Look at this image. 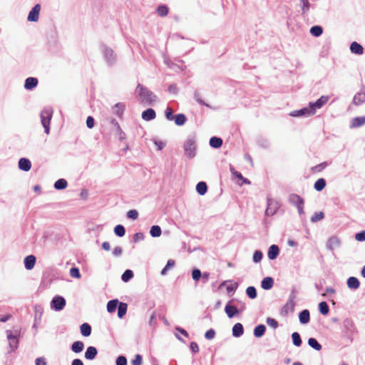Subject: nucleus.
<instances>
[{
    "label": "nucleus",
    "instance_id": "nucleus-1",
    "mask_svg": "<svg viewBox=\"0 0 365 365\" xmlns=\"http://www.w3.org/2000/svg\"><path fill=\"white\" fill-rule=\"evenodd\" d=\"M136 95L138 100L143 104L150 106L156 101V96L143 86L138 84L136 90Z\"/></svg>",
    "mask_w": 365,
    "mask_h": 365
},
{
    "label": "nucleus",
    "instance_id": "nucleus-2",
    "mask_svg": "<svg viewBox=\"0 0 365 365\" xmlns=\"http://www.w3.org/2000/svg\"><path fill=\"white\" fill-rule=\"evenodd\" d=\"M53 115V109L51 108H44L41 113V124L46 134L50 132V122Z\"/></svg>",
    "mask_w": 365,
    "mask_h": 365
},
{
    "label": "nucleus",
    "instance_id": "nucleus-3",
    "mask_svg": "<svg viewBox=\"0 0 365 365\" xmlns=\"http://www.w3.org/2000/svg\"><path fill=\"white\" fill-rule=\"evenodd\" d=\"M184 150L187 157L192 158L195 155V140L193 137H189L185 142Z\"/></svg>",
    "mask_w": 365,
    "mask_h": 365
},
{
    "label": "nucleus",
    "instance_id": "nucleus-4",
    "mask_svg": "<svg viewBox=\"0 0 365 365\" xmlns=\"http://www.w3.org/2000/svg\"><path fill=\"white\" fill-rule=\"evenodd\" d=\"M101 49L107 63L109 65L114 63L116 58L113 53V51L104 45L101 46Z\"/></svg>",
    "mask_w": 365,
    "mask_h": 365
},
{
    "label": "nucleus",
    "instance_id": "nucleus-5",
    "mask_svg": "<svg viewBox=\"0 0 365 365\" xmlns=\"http://www.w3.org/2000/svg\"><path fill=\"white\" fill-rule=\"evenodd\" d=\"M66 306V300L63 297L56 296L51 302V308L55 311H61Z\"/></svg>",
    "mask_w": 365,
    "mask_h": 365
},
{
    "label": "nucleus",
    "instance_id": "nucleus-6",
    "mask_svg": "<svg viewBox=\"0 0 365 365\" xmlns=\"http://www.w3.org/2000/svg\"><path fill=\"white\" fill-rule=\"evenodd\" d=\"M313 115H314V108H312L309 105L308 107L290 113V115L293 117H309Z\"/></svg>",
    "mask_w": 365,
    "mask_h": 365
},
{
    "label": "nucleus",
    "instance_id": "nucleus-7",
    "mask_svg": "<svg viewBox=\"0 0 365 365\" xmlns=\"http://www.w3.org/2000/svg\"><path fill=\"white\" fill-rule=\"evenodd\" d=\"M41 11V5L36 4L32 9L29 11L27 20L31 22H36L39 19V13Z\"/></svg>",
    "mask_w": 365,
    "mask_h": 365
},
{
    "label": "nucleus",
    "instance_id": "nucleus-8",
    "mask_svg": "<svg viewBox=\"0 0 365 365\" xmlns=\"http://www.w3.org/2000/svg\"><path fill=\"white\" fill-rule=\"evenodd\" d=\"M278 204L272 199H267V207L265 210V215L267 216H272L278 210Z\"/></svg>",
    "mask_w": 365,
    "mask_h": 365
},
{
    "label": "nucleus",
    "instance_id": "nucleus-9",
    "mask_svg": "<svg viewBox=\"0 0 365 365\" xmlns=\"http://www.w3.org/2000/svg\"><path fill=\"white\" fill-rule=\"evenodd\" d=\"M329 97L327 96H321L316 102L309 103V106L312 108H314V113L317 109L321 108L323 106H324L329 101Z\"/></svg>",
    "mask_w": 365,
    "mask_h": 365
},
{
    "label": "nucleus",
    "instance_id": "nucleus-10",
    "mask_svg": "<svg viewBox=\"0 0 365 365\" xmlns=\"http://www.w3.org/2000/svg\"><path fill=\"white\" fill-rule=\"evenodd\" d=\"M232 301H230L225 307V312L229 318L234 317L240 312L238 309L231 304Z\"/></svg>",
    "mask_w": 365,
    "mask_h": 365
},
{
    "label": "nucleus",
    "instance_id": "nucleus-11",
    "mask_svg": "<svg viewBox=\"0 0 365 365\" xmlns=\"http://www.w3.org/2000/svg\"><path fill=\"white\" fill-rule=\"evenodd\" d=\"M289 202L296 207L301 206L304 203V200L297 194H291L289 196Z\"/></svg>",
    "mask_w": 365,
    "mask_h": 365
},
{
    "label": "nucleus",
    "instance_id": "nucleus-12",
    "mask_svg": "<svg viewBox=\"0 0 365 365\" xmlns=\"http://www.w3.org/2000/svg\"><path fill=\"white\" fill-rule=\"evenodd\" d=\"M98 354L97 349L94 346H88L85 352L84 356L88 360H93Z\"/></svg>",
    "mask_w": 365,
    "mask_h": 365
},
{
    "label": "nucleus",
    "instance_id": "nucleus-13",
    "mask_svg": "<svg viewBox=\"0 0 365 365\" xmlns=\"http://www.w3.org/2000/svg\"><path fill=\"white\" fill-rule=\"evenodd\" d=\"M339 245L340 240L336 236L330 237L327 243V247L329 250H334L338 247Z\"/></svg>",
    "mask_w": 365,
    "mask_h": 365
},
{
    "label": "nucleus",
    "instance_id": "nucleus-14",
    "mask_svg": "<svg viewBox=\"0 0 365 365\" xmlns=\"http://www.w3.org/2000/svg\"><path fill=\"white\" fill-rule=\"evenodd\" d=\"M36 263V257L34 255H29L24 259L25 268L28 270L32 269Z\"/></svg>",
    "mask_w": 365,
    "mask_h": 365
},
{
    "label": "nucleus",
    "instance_id": "nucleus-15",
    "mask_svg": "<svg viewBox=\"0 0 365 365\" xmlns=\"http://www.w3.org/2000/svg\"><path fill=\"white\" fill-rule=\"evenodd\" d=\"M19 168L24 171H29L31 168V163L29 159L22 158L19 161Z\"/></svg>",
    "mask_w": 365,
    "mask_h": 365
},
{
    "label": "nucleus",
    "instance_id": "nucleus-16",
    "mask_svg": "<svg viewBox=\"0 0 365 365\" xmlns=\"http://www.w3.org/2000/svg\"><path fill=\"white\" fill-rule=\"evenodd\" d=\"M279 250L278 246L272 245L269 248L267 255L269 259L273 260L277 258V257L279 255Z\"/></svg>",
    "mask_w": 365,
    "mask_h": 365
},
{
    "label": "nucleus",
    "instance_id": "nucleus-17",
    "mask_svg": "<svg viewBox=\"0 0 365 365\" xmlns=\"http://www.w3.org/2000/svg\"><path fill=\"white\" fill-rule=\"evenodd\" d=\"M155 116V112L153 108H148L142 113V118L146 121L153 120Z\"/></svg>",
    "mask_w": 365,
    "mask_h": 365
},
{
    "label": "nucleus",
    "instance_id": "nucleus-18",
    "mask_svg": "<svg viewBox=\"0 0 365 365\" xmlns=\"http://www.w3.org/2000/svg\"><path fill=\"white\" fill-rule=\"evenodd\" d=\"M365 124V116L354 118L350 124V128H358Z\"/></svg>",
    "mask_w": 365,
    "mask_h": 365
},
{
    "label": "nucleus",
    "instance_id": "nucleus-19",
    "mask_svg": "<svg viewBox=\"0 0 365 365\" xmlns=\"http://www.w3.org/2000/svg\"><path fill=\"white\" fill-rule=\"evenodd\" d=\"M38 84V79L34 77L27 78L25 81L24 88L27 90H31Z\"/></svg>",
    "mask_w": 365,
    "mask_h": 365
},
{
    "label": "nucleus",
    "instance_id": "nucleus-20",
    "mask_svg": "<svg viewBox=\"0 0 365 365\" xmlns=\"http://www.w3.org/2000/svg\"><path fill=\"white\" fill-rule=\"evenodd\" d=\"M347 287L351 289H357L360 286L359 279L355 277H350L347 279Z\"/></svg>",
    "mask_w": 365,
    "mask_h": 365
},
{
    "label": "nucleus",
    "instance_id": "nucleus-21",
    "mask_svg": "<svg viewBox=\"0 0 365 365\" xmlns=\"http://www.w3.org/2000/svg\"><path fill=\"white\" fill-rule=\"evenodd\" d=\"M244 333L243 326L240 323L235 324L232 327V335L235 337H240Z\"/></svg>",
    "mask_w": 365,
    "mask_h": 365
},
{
    "label": "nucleus",
    "instance_id": "nucleus-22",
    "mask_svg": "<svg viewBox=\"0 0 365 365\" xmlns=\"http://www.w3.org/2000/svg\"><path fill=\"white\" fill-rule=\"evenodd\" d=\"M299 319L301 324H306L309 322L310 314L307 309H304L299 314Z\"/></svg>",
    "mask_w": 365,
    "mask_h": 365
},
{
    "label": "nucleus",
    "instance_id": "nucleus-23",
    "mask_svg": "<svg viewBox=\"0 0 365 365\" xmlns=\"http://www.w3.org/2000/svg\"><path fill=\"white\" fill-rule=\"evenodd\" d=\"M273 279L270 277H267L262 279L261 286L262 289L269 290L273 287Z\"/></svg>",
    "mask_w": 365,
    "mask_h": 365
},
{
    "label": "nucleus",
    "instance_id": "nucleus-24",
    "mask_svg": "<svg viewBox=\"0 0 365 365\" xmlns=\"http://www.w3.org/2000/svg\"><path fill=\"white\" fill-rule=\"evenodd\" d=\"M84 349V344L81 341H74L71 345V351L76 354L81 353Z\"/></svg>",
    "mask_w": 365,
    "mask_h": 365
},
{
    "label": "nucleus",
    "instance_id": "nucleus-25",
    "mask_svg": "<svg viewBox=\"0 0 365 365\" xmlns=\"http://www.w3.org/2000/svg\"><path fill=\"white\" fill-rule=\"evenodd\" d=\"M350 50L353 53L361 55L364 51L363 47L357 42L351 43L350 46Z\"/></svg>",
    "mask_w": 365,
    "mask_h": 365
},
{
    "label": "nucleus",
    "instance_id": "nucleus-26",
    "mask_svg": "<svg viewBox=\"0 0 365 365\" xmlns=\"http://www.w3.org/2000/svg\"><path fill=\"white\" fill-rule=\"evenodd\" d=\"M81 333L84 336H89L91 334V327L88 323H83L80 327Z\"/></svg>",
    "mask_w": 365,
    "mask_h": 365
},
{
    "label": "nucleus",
    "instance_id": "nucleus-27",
    "mask_svg": "<svg viewBox=\"0 0 365 365\" xmlns=\"http://www.w3.org/2000/svg\"><path fill=\"white\" fill-rule=\"evenodd\" d=\"M222 145V140L220 138L212 137L210 140V145L214 148H219Z\"/></svg>",
    "mask_w": 365,
    "mask_h": 365
},
{
    "label": "nucleus",
    "instance_id": "nucleus-28",
    "mask_svg": "<svg viewBox=\"0 0 365 365\" xmlns=\"http://www.w3.org/2000/svg\"><path fill=\"white\" fill-rule=\"evenodd\" d=\"M196 190L200 195H203L207 192V187L205 182H200L196 185Z\"/></svg>",
    "mask_w": 365,
    "mask_h": 365
},
{
    "label": "nucleus",
    "instance_id": "nucleus-29",
    "mask_svg": "<svg viewBox=\"0 0 365 365\" xmlns=\"http://www.w3.org/2000/svg\"><path fill=\"white\" fill-rule=\"evenodd\" d=\"M266 330V327L263 324H259L254 329V335L259 338L264 335Z\"/></svg>",
    "mask_w": 365,
    "mask_h": 365
},
{
    "label": "nucleus",
    "instance_id": "nucleus-30",
    "mask_svg": "<svg viewBox=\"0 0 365 365\" xmlns=\"http://www.w3.org/2000/svg\"><path fill=\"white\" fill-rule=\"evenodd\" d=\"M125 110V105L122 103H116L113 107V112L118 116L120 117Z\"/></svg>",
    "mask_w": 365,
    "mask_h": 365
},
{
    "label": "nucleus",
    "instance_id": "nucleus-31",
    "mask_svg": "<svg viewBox=\"0 0 365 365\" xmlns=\"http://www.w3.org/2000/svg\"><path fill=\"white\" fill-rule=\"evenodd\" d=\"M173 120H175V123L177 125L181 126L185 123L187 118L184 114L180 113L175 115Z\"/></svg>",
    "mask_w": 365,
    "mask_h": 365
},
{
    "label": "nucleus",
    "instance_id": "nucleus-32",
    "mask_svg": "<svg viewBox=\"0 0 365 365\" xmlns=\"http://www.w3.org/2000/svg\"><path fill=\"white\" fill-rule=\"evenodd\" d=\"M161 228L158 225H153L151 227L150 234L153 237H158L161 235Z\"/></svg>",
    "mask_w": 365,
    "mask_h": 365
},
{
    "label": "nucleus",
    "instance_id": "nucleus-33",
    "mask_svg": "<svg viewBox=\"0 0 365 365\" xmlns=\"http://www.w3.org/2000/svg\"><path fill=\"white\" fill-rule=\"evenodd\" d=\"M354 103L356 105H360L365 102V93H359L354 97Z\"/></svg>",
    "mask_w": 365,
    "mask_h": 365
},
{
    "label": "nucleus",
    "instance_id": "nucleus-34",
    "mask_svg": "<svg viewBox=\"0 0 365 365\" xmlns=\"http://www.w3.org/2000/svg\"><path fill=\"white\" fill-rule=\"evenodd\" d=\"M68 185L67 181L65 179H59L54 183V187L56 190L65 189Z\"/></svg>",
    "mask_w": 365,
    "mask_h": 365
},
{
    "label": "nucleus",
    "instance_id": "nucleus-35",
    "mask_svg": "<svg viewBox=\"0 0 365 365\" xmlns=\"http://www.w3.org/2000/svg\"><path fill=\"white\" fill-rule=\"evenodd\" d=\"M127 312V304L123 302H120L118 307V316L119 318H122Z\"/></svg>",
    "mask_w": 365,
    "mask_h": 365
},
{
    "label": "nucleus",
    "instance_id": "nucleus-36",
    "mask_svg": "<svg viewBox=\"0 0 365 365\" xmlns=\"http://www.w3.org/2000/svg\"><path fill=\"white\" fill-rule=\"evenodd\" d=\"M308 344L317 351L322 349V345L314 338H309L308 339Z\"/></svg>",
    "mask_w": 365,
    "mask_h": 365
},
{
    "label": "nucleus",
    "instance_id": "nucleus-37",
    "mask_svg": "<svg viewBox=\"0 0 365 365\" xmlns=\"http://www.w3.org/2000/svg\"><path fill=\"white\" fill-rule=\"evenodd\" d=\"M326 186V181L323 178L318 179L314 183V188L317 191L322 190Z\"/></svg>",
    "mask_w": 365,
    "mask_h": 365
},
{
    "label": "nucleus",
    "instance_id": "nucleus-38",
    "mask_svg": "<svg viewBox=\"0 0 365 365\" xmlns=\"http://www.w3.org/2000/svg\"><path fill=\"white\" fill-rule=\"evenodd\" d=\"M322 32L323 29L320 26H314L310 29L311 34L316 37L321 36Z\"/></svg>",
    "mask_w": 365,
    "mask_h": 365
},
{
    "label": "nucleus",
    "instance_id": "nucleus-39",
    "mask_svg": "<svg viewBox=\"0 0 365 365\" xmlns=\"http://www.w3.org/2000/svg\"><path fill=\"white\" fill-rule=\"evenodd\" d=\"M118 299H113L108 302L107 304V310L108 312L112 313L113 312L118 305Z\"/></svg>",
    "mask_w": 365,
    "mask_h": 365
},
{
    "label": "nucleus",
    "instance_id": "nucleus-40",
    "mask_svg": "<svg viewBox=\"0 0 365 365\" xmlns=\"http://www.w3.org/2000/svg\"><path fill=\"white\" fill-rule=\"evenodd\" d=\"M319 312L322 314L326 315L329 313V306L325 302H322L319 304Z\"/></svg>",
    "mask_w": 365,
    "mask_h": 365
},
{
    "label": "nucleus",
    "instance_id": "nucleus-41",
    "mask_svg": "<svg viewBox=\"0 0 365 365\" xmlns=\"http://www.w3.org/2000/svg\"><path fill=\"white\" fill-rule=\"evenodd\" d=\"M114 232L115 234L118 237H123L125 235V230L123 225H118L114 228Z\"/></svg>",
    "mask_w": 365,
    "mask_h": 365
},
{
    "label": "nucleus",
    "instance_id": "nucleus-42",
    "mask_svg": "<svg viewBox=\"0 0 365 365\" xmlns=\"http://www.w3.org/2000/svg\"><path fill=\"white\" fill-rule=\"evenodd\" d=\"M292 338L293 344L296 346H299L302 344V339L300 335L297 332L292 333Z\"/></svg>",
    "mask_w": 365,
    "mask_h": 365
},
{
    "label": "nucleus",
    "instance_id": "nucleus-43",
    "mask_svg": "<svg viewBox=\"0 0 365 365\" xmlns=\"http://www.w3.org/2000/svg\"><path fill=\"white\" fill-rule=\"evenodd\" d=\"M246 293L251 299H255L257 297V290L254 287H248L246 289Z\"/></svg>",
    "mask_w": 365,
    "mask_h": 365
},
{
    "label": "nucleus",
    "instance_id": "nucleus-44",
    "mask_svg": "<svg viewBox=\"0 0 365 365\" xmlns=\"http://www.w3.org/2000/svg\"><path fill=\"white\" fill-rule=\"evenodd\" d=\"M133 277V273L131 270L127 269L122 274V280L125 282H128Z\"/></svg>",
    "mask_w": 365,
    "mask_h": 365
},
{
    "label": "nucleus",
    "instance_id": "nucleus-45",
    "mask_svg": "<svg viewBox=\"0 0 365 365\" xmlns=\"http://www.w3.org/2000/svg\"><path fill=\"white\" fill-rule=\"evenodd\" d=\"M175 265V262L173 259H169L165 267L162 269L161 274L165 275L169 269L172 268Z\"/></svg>",
    "mask_w": 365,
    "mask_h": 365
},
{
    "label": "nucleus",
    "instance_id": "nucleus-46",
    "mask_svg": "<svg viewBox=\"0 0 365 365\" xmlns=\"http://www.w3.org/2000/svg\"><path fill=\"white\" fill-rule=\"evenodd\" d=\"M157 11L159 16H165L168 13V8L165 5H162L158 7Z\"/></svg>",
    "mask_w": 365,
    "mask_h": 365
},
{
    "label": "nucleus",
    "instance_id": "nucleus-47",
    "mask_svg": "<svg viewBox=\"0 0 365 365\" xmlns=\"http://www.w3.org/2000/svg\"><path fill=\"white\" fill-rule=\"evenodd\" d=\"M262 257H263L262 252L259 250H257L254 252L252 259H253L254 262L258 263L262 260Z\"/></svg>",
    "mask_w": 365,
    "mask_h": 365
},
{
    "label": "nucleus",
    "instance_id": "nucleus-48",
    "mask_svg": "<svg viewBox=\"0 0 365 365\" xmlns=\"http://www.w3.org/2000/svg\"><path fill=\"white\" fill-rule=\"evenodd\" d=\"M302 4V11L303 14H306L309 10L310 4L308 0H299Z\"/></svg>",
    "mask_w": 365,
    "mask_h": 365
},
{
    "label": "nucleus",
    "instance_id": "nucleus-49",
    "mask_svg": "<svg viewBox=\"0 0 365 365\" xmlns=\"http://www.w3.org/2000/svg\"><path fill=\"white\" fill-rule=\"evenodd\" d=\"M324 218V213L322 212H315L312 217H311V221L312 222H318Z\"/></svg>",
    "mask_w": 365,
    "mask_h": 365
},
{
    "label": "nucleus",
    "instance_id": "nucleus-50",
    "mask_svg": "<svg viewBox=\"0 0 365 365\" xmlns=\"http://www.w3.org/2000/svg\"><path fill=\"white\" fill-rule=\"evenodd\" d=\"M70 275L73 278L79 279L81 278V274L79 269L76 267H72L70 269Z\"/></svg>",
    "mask_w": 365,
    "mask_h": 365
},
{
    "label": "nucleus",
    "instance_id": "nucleus-51",
    "mask_svg": "<svg viewBox=\"0 0 365 365\" xmlns=\"http://www.w3.org/2000/svg\"><path fill=\"white\" fill-rule=\"evenodd\" d=\"M127 217L132 220H136L138 217V212L136 210H130L127 212Z\"/></svg>",
    "mask_w": 365,
    "mask_h": 365
},
{
    "label": "nucleus",
    "instance_id": "nucleus-52",
    "mask_svg": "<svg viewBox=\"0 0 365 365\" xmlns=\"http://www.w3.org/2000/svg\"><path fill=\"white\" fill-rule=\"evenodd\" d=\"M173 110L168 107L165 111V117L168 120H173L175 118V115H173Z\"/></svg>",
    "mask_w": 365,
    "mask_h": 365
},
{
    "label": "nucleus",
    "instance_id": "nucleus-53",
    "mask_svg": "<svg viewBox=\"0 0 365 365\" xmlns=\"http://www.w3.org/2000/svg\"><path fill=\"white\" fill-rule=\"evenodd\" d=\"M202 276V273L200 269H195L192 270V277L195 281H198Z\"/></svg>",
    "mask_w": 365,
    "mask_h": 365
},
{
    "label": "nucleus",
    "instance_id": "nucleus-54",
    "mask_svg": "<svg viewBox=\"0 0 365 365\" xmlns=\"http://www.w3.org/2000/svg\"><path fill=\"white\" fill-rule=\"evenodd\" d=\"M266 322L268 326L272 327L273 329H276L278 327V322L273 318H267Z\"/></svg>",
    "mask_w": 365,
    "mask_h": 365
},
{
    "label": "nucleus",
    "instance_id": "nucleus-55",
    "mask_svg": "<svg viewBox=\"0 0 365 365\" xmlns=\"http://www.w3.org/2000/svg\"><path fill=\"white\" fill-rule=\"evenodd\" d=\"M6 336H7V339L9 341H14L15 342V344H18V339H17V336L16 335H14L11 332V331L10 330H7L6 331Z\"/></svg>",
    "mask_w": 365,
    "mask_h": 365
},
{
    "label": "nucleus",
    "instance_id": "nucleus-56",
    "mask_svg": "<svg viewBox=\"0 0 365 365\" xmlns=\"http://www.w3.org/2000/svg\"><path fill=\"white\" fill-rule=\"evenodd\" d=\"M143 362L142 356L140 354H137L135 356V359L132 360V365H141Z\"/></svg>",
    "mask_w": 365,
    "mask_h": 365
},
{
    "label": "nucleus",
    "instance_id": "nucleus-57",
    "mask_svg": "<svg viewBox=\"0 0 365 365\" xmlns=\"http://www.w3.org/2000/svg\"><path fill=\"white\" fill-rule=\"evenodd\" d=\"M116 365H127V359L123 356H120L116 359Z\"/></svg>",
    "mask_w": 365,
    "mask_h": 365
},
{
    "label": "nucleus",
    "instance_id": "nucleus-58",
    "mask_svg": "<svg viewBox=\"0 0 365 365\" xmlns=\"http://www.w3.org/2000/svg\"><path fill=\"white\" fill-rule=\"evenodd\" d=\"M215 336V331L214 329H209L205 332V336L207 339H212Z\"/></svg>",
    "mask_w": 365,
    "mask_h": 365
},
{
    "label": "nucleus",
    "instance_id": "nucleus-59",
    "mask_svg": "<svg viewBox=\"0 0 365 365\" xmlns=\"http://www.w3.org/2000/svg\"><path fill=\"white\" fill-rule=\"evenodd\" d=\"M355 239L357 241H365V231H361L355 235Z\"/></svg>",
    "mask_w": 365,
    "mask_h": 365
},
{
    "label": "nucleus",
    "instance_id": "nucleus-60",
    "mask_svg": "<svg viewBox=\"0 0 365 365\" xmlns=\"http://www.w3.org/2000/svg\"><path fill=\"white\" fill-rule=\"evenodd\" d=\"M86 125L88 128H92L94 126V119L91 116H88L86 120Z\"/></svg>",
    "mask_w": 365,
    "mask_h": 365
},
{
    "label": "nucleus",
    "instance_id": "nucleus-61",
    "mask_svg": "<svg viewBox=\"0 0 365 365\" xmlns=\"http://www.w3.org/2000/svg\"><path fill=\"white\" fill-rule=\"evenodd\" d=\"M36 365H46V361L44 357H39L35 360Z\"/></svg>",
    "mask_w": 365,
    "mask_h": 365
},
{
    "label": "nucleus",
    "instance_id": "nucleus-62",
    "mask_svg": "<svg viewBox=\"0 0 365 365\" xmlns=\"http://www.w3.org/2000/svg\"><path fill=\"white\" fill-rule=\"evenodd\" d=\"M144 238L143 234L141 232L135 233L133 236V240L134 242H138L139 240H143Z\"/></svg>",
    "mask_w": 365,
    "mask_h": 365
},
{
    "label": "nucleus",
    "instance_id": "nucleus-63",
    "mask_svg": "<svg viewBox=\"0 0 365 365\" xmlns=\"http://www.w3.org/2000/svg\"><path fill=\"white\" fill-rule=\"evenodd\" d=\"M154 143L159 150H162L165 146V143L163 141L155 140Z\"/></svg>",
    "mask_w": 365,
    "mask_h": 365
},
{
    "label": "nucleus",
    "instance_id": "nucleus-64",
    "mask_svg": "<svg viewBox=\"0 0 365 365\" xmlns=\"http://www.w3.org/2000/svg\"><path fill=\"white\" fill-rule=\"evenodd\" d=\"M190 346V349L194 353H197L199 351V347H198V345L197 344V343L191 342Z\"/></svg>",
    "mask_w": 365,
    "mask_h": 365
}]
</instances>
